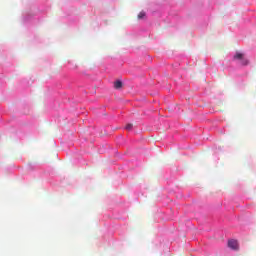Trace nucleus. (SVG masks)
<instances>
[{"instance_id":"f257e3e1","label":"nucleus","mask_w":256,"mask_h":256,"mask_svg":"<svg viewBox=\"0 0 256 256\" xmlns=\"http://www.w3.org/2000/svg\"><path fill=\"white\" fill-rule=\"evenodd\" d=\"M234 59H237L238 61H240L241 65H249V60L243 57L242 53H236V55L234 56Z\"/></svg>"},{"instance_id":"f03ea898","label":"nucleus","mask_w":256,"mask_h":256,"mask_svg":"<svg viewBox=\"0 0 256 256\" xmlns=\"http://www.w3.org/2000/svg\"><path fill=\"white\" fill-rule=\"evenodd\" d=\"M228 247L234 251H237L239 249V242H237V240H229Z\"/></svg>"},{"instance_id":"7ed1b4c3","label":"nucleus","mask_w":256,"mask_h":256,"mask_svg":"<svg viewBox=\"0 0 256 256\" xmlns=\"http://www.w3.org/2000/svg\"><path fill=\"white\" fill-rule=\"evenodd\" d=\"M121 87H123V82L121 80H117L116 82H114L115 89H121Z\"/></svg>"},{"instance_id":"20e7f679","label":"nucleus","mask_w":256,"mask_h":256,"mask_svg":"<svg viewBox=\"0 0 256 256\" xmlns=\"http://www.w3.org/2000/svg\"><path fill=\"white\" fill-rule=\"evenodd\" d=\"M146 15L147 14L144 11H142L138 14V19H145Z\"/></svg>"},{"instance_id":"39448f33","label":"nucleus","mask_w":256,"mask_h":256,"mask_svg":"<svg viewBox=\"0 0 256 256\" xmlns=\"http://www.w3.org/2000/svg\"><path fill=\"white\" fill-rule=\"evenodd\" d=\"M125 129L126 131H131V129H133V124H127Z\"/></svg>"}]
</instances>
